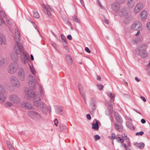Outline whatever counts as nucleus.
I'll return each instance as SVG.
<instances>
[{"instance_id":"1","label":"nucleus","mask_w":150,"mask_h":150,"mask_svg":"<svg viewBox=\"0 0 150 150\" xmlns=\"http://www.w3.org/2000/svg\"><path fill=\"white\" fill-rule=\"evenodd\" d=\"M14 50L17 54L21 55L22 61L24 64H25L28 60V57L26 54V52L23 50L22 45L19 43H16Z\"/></svg>"},{"instance_id":"2","label":"nucleus","mask_w":150,"mask_h":150,"mask_svg":"<svg viewBox=\"0 0 150 150\" xmlns=\"http://www.w3.org/2000/svg\"><path fill=\"white\" fill-rule=\"evenodd\" d=\"M25 94L28 99L33 97L34 98V104L35 106L37 107L39 105L40 103V99L37 93L28 91L25 92Z\"/></svg>"},{"instance_id":"3","label":"nucleus","mask_w":150,"mask_h":150,"mask_svg":"<svg viewBox=\"0 0 150 150\" xmlns=\"http://www.w3.org/2000/svg\"><path fill=\"white\" fill-rule=\"evenodd\" d=\"M139 55L142 58L147 57L148 55V53L146 50V47L144 44L141 45L139 47Z\"/></svg>"},{"instance_id":"4","label":"nucleus","mask_w":150,"mask_h":150,"mask_svg":"<svg viewBox=\"0 0 150 150\" xmlns=\"http://www.w3.org/2000/svg\"><path fill=\"white\" fill-rule=\"evenodd\" d=\"M18 68V65L16 62L11 63L9 66L8 71L11 74L14 73L17 71Z\"/></svg>"},{"instance_id":"5","label":"nucleus","mask_w":150,"mask_h":150,"mask_svg":"<svg viewBox=\"0 0 150 150\" xmlns=\"http://www.w3.org/2000/svg\"><path fill=\"white\" fill-rule=\"evenodd\" d=\"M131 28L134 30H141L142 26L141 22L139 21H135L132 24Z\"/></svg>"},{"instance_id":"6","label":"nucleus","mask_w":150,"mask_h":150,"mask_svg":"<svg viewBox=\"0 0 150 150\" xmlns=\"http://www.w3.org/2000/svg\"><path fill=\"white\" fill-rule=\"evenodd\" d=\"M28 115L33 119L40 120L41 117L39 113L34 111H30L28 113Z\"/></svg>"},{"instance_id":"7","label":"nucleus","mask_w":150,"mask_h":150,"mask_svg":"<svg viewBox=\"0 0 150 150\" xmlns=\"http://www.w3.org/2000/svg\"><path fill=\"white\" fill-rule=\"evenodd\" d=\"M9 100L14 105L18 104L20 101V98L16 95H11L9 97Z\"/></svg>"},{"instance_id":"8","label":"nucleus","mask_w":150,"mask_h":150,"mask_svg":"<svg viewBox=\"0 0 150 150\" xmlns=\"http://www.w3.org/2000/svg\"><path fill=\"white\" fill-rule=\"evenodd\" d=\"M10 81L15 87H18L20 86L21 84L18 79L15 77H13L10 79Z\"/></svg>"},{"instance_id":"9","label":"nucleus","mask_w":150,"mask_h":150,"mask_svg":"<svg viewBox=\"0 0 150 150\" xmlns=\"http://www.w3.org/2000/svg\"><path fill=\"white\" fill-rule=\"evenodd\" d=\"M143 8V4L141 3H138L134 9V12L135 13H139Z\"/></svg>"},{"instance_id":"10","label":"nucleus","mask_w":150,"mask_h":150,"mask_svg":"<svg viewBox=\"0 0 150 150\" xmlns=\"http://www.w3.org/2000/svg\"><path fill=\"white\" fill-rule=\"evenodd\" d=\"M18 74L20 80L21 81H24L25 79L26 76L23 69L22 68L20 69Z\"/></svg>"},{"instance_id":"11","label":"nucleus","mask_w":150,"mask_h":150,"mask_svg":"<svg viewBox=\"0 0 150 150\" xmlns=\"http://www.w3.org/2000/svg\"><path fill=\"white\" fill-rule=\"evenodd\" d=\"M140 17L142 21H145L147 18V12L146 10L142 11L140 13Z\"/></svg>"},{"instance_id":"12","label":"nucleus","mask_w":150,"mask_h":150,"mask_svg":"<svg viewBox=\"0 0 150 150\" xmlns=\"http://www.w3.org/2000/svg\"><path fill=\"white\" fill-rule=\"evenodd\" d=\"M121 136L122 137V139L120 137H118L116 138V139L118 142H120L122 144H123V143L125 140H127V142L129 141V139H127V136L125 134H123Z\"/></svg>"},{"instance_id":"13","label":"nucleus","mask_w":150,"mask_h":150,"mask_svg":"<svg viewBox=\"0 0 150 150\" xmlns=\"http://www.w3.org/2000/svg\"><path fill=\"white\" fill-rule=\"evenodd\" d=\"M79 88L80 93L83 98L85 102H86L85 99L86 98V96L85 95V93L83 92V86L81 84H79Z\"/></svg>"},{"instance_id":"14","label":"nucleus","mask_w":150,"mask_h":150,"mask_svg":"<svg viewBox=\"0 0 150 150\" xmlns=\"http://www.w3.org/2000/svg\"><path fill=\"white\" fill-rule=\"evenodd\" d=\"M21 106L25 109H31L32 108V105L28 103H26L23 102L21 104Z\"/></svg>"},{"instance_id":"15","label":"nucleus","mask_w":150,"mask_h":150,"mask_svg":"<svg viewBox=\"0 0 150 150\" xmlns=\"http://www.w3.org/2000/svg\"><path fill=\"white\" fill-rule=\"evenodd\" d=\"M20 32L18 30H16L15 33V40L16 43H19L20 40Z\"/></svg>"},{"instance_id":"16","label":"nucleus","mask_w":150,"mask_h":150,"mask_svg":"<svg viewBox=\"0 0 150 150\" xmlns=\"http://www.w3.org/2000/svg\"><path fill=\"white\" fill-rule=\"evenodd\" d=\"M112 8L115 12L118 11L120 9V6L119 4L115 3L112 5Z\"/></svg>"},{"instance_id":"17","label":"nucleus","mask_w":150,"mask_h":150,"mask_svg":"<svg viewBox=\"0 0 150 150\" xmlns=\"http://www.w3.org/2000/svg\"><path fill=\"white\" fill-rule=\"evenodd\" d=\"M41 110L43 113H45L47 112L48 110L46 105L43 103L41 106Z\"/></svg>"},{"instance_id":"18","label":"nucleus","mask_w":150,"mask_h":150,"mask_svg":"<svg viewBox=\"0 0 150 150\" xmlns=\"http://www.w3.org/2000/svg\"><path fill=\"white\" fill-rule=\"evenodd\" d=\"M127 5L129 8H132L134 5V2L133 0H127Z\"/></svg>"},{"instance_id":"19","label":"nucleus","mask_w":150,"mask_h":150,"mask_svg":"<svg viewBox=\"0 0 150 150\" xmlns=\"http://www.w3.org/2000/svg\"><path fill=\"white\" fill-rule=\"evenodd\" d=\"M120 15L121 16H123L126 18H127L129 16V13L125 10H123L121 11Z\"/></svg>"},{"instance_id":"20","label":"nucleus","mask_w":150,"mask_h":150,"mask_svg":"<svg viewBox=\"0 0 150 150\" xmlns=\"http://www.w3.org/2000/svg\"><path fill=\"white\" fill-rule=\"evenodd\" d=\"M36 83L37 81L35 80L32 79L31 80H30L29 81L28 85L30 87H33Z\"/></svg>"},{"instance_id":"21","label":"nucleus","mask_w":150,"mask_h":150,"mask_svg":"<svg viewBox=\"0 0 150 150\" xmlns=\"http://www.w3.org/2000/svg\"><path fill=\"white\" fill-rule=\"evenodd\" d=\"M99 121L96 120V123H93L92 125V127L93 129H94L96 130H98L99 128V126L98 125V123Z\"/></svg>"},{"instance_id":"22","label":"nucleus","mask_w":150,"mask_h":150,"mask_svg":"<svg viewBox=\"0 0 150 150\" xmlns=\"http://www.w3.org/2000/svg\"><path fill=\"white\" fill-rule=\"evenodd\" d=\"M42 7L44 9V12L46 13L48 15H51V12L49 10V9L47 8L46 6L44 4L42 5Z\"/></svg>"},{"instance_id":"23","label":"nucleus","mask_w":150,"mask_h":150,"mask_svg":"<svg viewBox=\"0 0 150 150\" xmlns=\"http://www.w3.org/2000/svg\"><path fill=\"white\" fill-rule=\"evenodd\" d=\"M6 100V98L3 93L0 94V103H3Z\"/></svg>"},{"instance_id":"24","label":"nucleus","mask_w":150,"mask_h":150,"mask_svg":"<svg viewBox=\"0 0 150 150\" xmlns=\"http://www.w3.org/2000/svg\"><path fill=\"white\" fill-rule=\"evenodd\" d=\"M5 38L3 35H0V45H1L3 43L5 44Z\"/></svg>"},{"instance_id":"25","label":"nucleus","mask_w":150,"mask_h":150,"mask_svg":"<svg viewBox=\"0 0 150 150\" xmlns=\"http://www.w3.org/2000/svg\"><path fill=\"white\" fill-rule=\"evenodd\" d=\"M115 117L117 122H121V119L117 113L115 112Z\"/></svg>"},{"instance_id":"26","label":"nucleus","mask_w":150,"mask_h":150,"mask_svg":"<svg viewBox=\"0 0 150 150\" xmlns=\"http://www.w3.org/2000/svg\"><path fill=\"white\" fill-rule=\"evenodd\" d=\"M96 100L95 99L92 98L91 99V103L92 106H93L94 107H95L96 106Z\"/></svg>"},{"instance_id":"27","label":"nucleus","mask_w":150,"mask_h":150,"mask_svg":"<svg viewBox=\"0 0 150 150\" xmlns=\"http://www.w3.org/2000/svg\"><path fill=\"white\" fill-rule=\"evenodd\" d=\"M33 16L36 18H38L40 17L38 13L35 10L33 11Z\"/></svg>"},{"instance_id":"28","label":"nucleus","mask_w":150,"mask_h":150,"mask_svg":"<svg viewBox=\"0 0 150 150\" xmlns=\"http://www.w3.org/2000/svg\"><path fill=\"white\" fill-rule=\"evenodd\" d=\"M136 146L138 147L141 149H142L144 148L145 145L144 143H140L137 144H136Z\"/></svg>"},{"instance_id":"29","label":"nucleus","mask_w":150,"mask_h":150,"mask_svg":"<svg viewBox=\"0 0 150 150\" xmlns=\"http://www.w3.org/2000/svg\"><path fill=\"white\" fill-rule=\"evenodd\" d=\"M142 40V38H137L134 41V44L139 43L141 42Z\"/></svg>"},{"instance_id":"30","label":"nucleus","mask_w":150,"mask_h":150,"mask_svg":"<svg viewBox=\"0 0 150 150\" xmlns=\"http://www.w3.org/2000/svg\"><path fill=\"white\" fill-rule=\"evenodd\" d=\"M115 125L116 128L120 132L122 131V127L118 125L116 123L115 124Z\"/></svg>"},{"instance_id":"31","label":"nucleus","mask_w":150,"mask_h":150,"mask_svg":"<svg viewBox=\"0 0 150 150\" xmlns=\"http://www.w3.org/2000/svg\"><path fill=\"white\" fill-rule=\"evenodd\" d=\"M67 58L69 63L71 64L72 63L71 58L69 56H67Z\"/></svg>"},{"instance_id":"32","label":"nucleus","mask_w":150,"mask_h":150,"mask_svg":"<svg viewBox=\"0 0 150 150\" xmlns=\"http://www.w3.org/2000/svg\"><path fill=\"white\" fill-rule=\"evenodd\" d=\"M146 27L148 30H150V21L146 23Z\"/></svg>"},{"instance_id":"33","label":"nucleus","mask_w":150,"mask_h":150,"mask_svg":"<svg viewBox=\"0 0 150 150\" xmlns=\"http://www.w3.org/2000/svg\"><path fill=\"white\" fill-rule=\"evenodd\" d=\"M94 137L96 141H97L100 138V137L98 135H96L94 136Z\"/></svg>"},{"instance_id":"34","label":"nucleus","mask_w":150,"mask_h":150,"mask_svg":"<svg viewBox=\"0 0 150 150\" xmlns=\"http://www.w3.org/2000/svg\"><path fill=\"white\" fill-rule=\"evenodd\" d=\"M5 106L8 107H11L13 106V104L10 103H7L5 104Z\"/></svg>"},{"instance_id":"35","label":"nucleus","mask_w":150,"mask_h":150,"mask_svg":"<svg viewBox=\"0 0 150 150\" xmlns=\"http://www.w3.org/2000/svg\"><path fill=\"white\" fill-rule=\"evenodd\" d=\"M97 86L98 88L100 90L102 89L104 87L103 85L100 84L98 85Z\"/></svg>"},{"instance_id":"36","label":"nucleus","mask_w":150,"mask_h":150,"mask_svg":"<svg viewBox=\"0 0 150 150\" xmlns=\"http://www.w3.org/2000/svg\"><path fill=\"white\" fill-rule=\"evenodd\" d=\"M5 92L4 89L1 86H0V94L2 93H3Z\"/></svg>"},{"instance_id":"37","label":"nucleus","mask_w":150,"mask_h":150,"mask_svg":"<svg viewBox=\"0 0 150 150\" xmlns=\"http://www.w3.org/2000/svg\"><path fill=\"white\" fill-rule=\"evenodd\" d=\"M144 134V132H137L136 134V135H142Z\"/></svg>"},{"instance_id":"38","label":"nucleus","mask_w":150,"mask_h":150,"mask_svg":"<svg viewBox=\"0 0 150 150\" xmlns=\"http://www.w3.org/2000/svg\"><path fill=\"white\" fill-rule=\"evenodd\" d=\"M30 69L31 72L33 74H35L36 73V71L35 70L34 68L33 67H30Z\"/></svg>"},{"instance_id":"39","label":"nucleus","mask_w":150,"mask_h":150,"mask_svg":"<svg viewBox=\"0 0 150 150\" xmlns=\"http://www.w3.org/2000/svg\"><path fill=\"white\" fill-rule=\"evenodd\" d=\"M10 150H14V149L13 148V147L12 145H9L8 146Z\"/></svg>"},{"instance_id":"40","label":"nucleus","mask_w":150,"mask_h":150,"mask_svg":"<svg viewBox=\"0 0 150 150\" xmlns=\"http://www.w3.org/2000/svg\"><path fill=\"white\" fill-rule=\"evenodd\" d=\"M73 19L76 22H79L78 19L76 16H74L73 17Z\"/></svg>"},{"instance_id":"41","label":"nucleus","mask_w":150,"mask_h":150,"mask_svg":"<svg viewBox=\"0 0 150 150\" xmlns=\"http://www.w3.org/2000/svg\"><path fill=\"white\" fill-rule=\"evenodd\" d=\"M122 146H124L126 150H130V149H129L127 146H126L125 144H122Z\"/></svg>"},{"instance_id":"42","label":"nucleus","mask_w":150,"mask_h":150,"mask_svg":"<svg viewBox=\"0 0 150 150\" xmlns=\"http://www.w3.org/2000/svg\"><path fill=\"white\" fill-rule=\"evenodd\" d=\"M54 122L55 125L57 126V125L58 123V121L57 120V119H55L54 121Z\"/></svg>"},{"instance_id":"43","label":"nucleus","mask_w":150,"mask_h":150,"mask_svg":"<svg viewBox=\"0 0 150 150\" xmlns=\"http://www.w3.org/2000/svg\"><path fill=\"white\" fill-rule=\"evenodd\" d=\"M5 60L4 59H2L0 62V65H3L4 62Z\"/></svg>"},{"instance_id":"44","label":"nucleus","mask_w":150,"mask_h":150,"mask_svg":"<svg viewBox=\"0 0 150 150\" xmlns=\"http://www.w3.org/2000/svg\"><path fill=\"white\" fill-rule=\"evenodd\" d=\"M85 50L88 53H90L91 51L88 47H86L85 48Z\"/></svg>"},{"instance_id":"45","label":"nucleus","mask_w":150,"mask_h":150,"mask_svg":"<svg viewBox=\"0 0 150 150\" xmlns=\"http://www.w3.org/2000/svg\"><path fill=\"white\" fill-rule=\"evenodd\" d=\"M86 117L89 120H90L91 119V115H90L89 114H87Z\"/></svg>"},{"instance_id":"46","label":"nucleus","mask_w":150,"mask_h":150,"mask_svg":"<svg viewBox=\"0 0 150 150\" xmlns=\"http://www.w3.org/2000/svg\"><path fill=\"white\" fill-rule=\"evenodd\" d=\"M111 138H112V139H115V134H114V133L112 134Z\"/></svg>"},{"instance_id":"47","label":"nucleus","mask_w":150,"mask_h":150,"mask_svg":"<svg viewBox=\"0 0 150 150\" xmlns=\"http://www.w3.org/2000/svg\"><path fill=\"white\" fill-rule=\"evenodd\" d=\"M67 38L69 40H71L72 39V37H71V36L70 35H68L67 36Z\"/></svg>"},{"instance_id":"48","label":"nucleus","mask_w":150,"mask_h":150,"mask_svg":"<svg viewBox=\"0 0 150 150\" xmlns=\"http://www.w3.org/2000/svg\"><path fill=\"white\" fill-rule=\"evenodd\" d=\"M140 30H137V32L136 34V36H139L140 35Z\"/></svg>"},{"instance_id":"49","label":"nucleus","mask_w":150,"mask_h":150,"mask_svg":"<svg viewBox=\"0 0 150 150\" xmlns=\"http://www.w3.org/2000/svg\"><path fill=\"white\" fill-rule=\"evenodd\" d=\"M108 95L110 97H114V94H112V93H108Z\"/></svg>"},{"instance_id":"50","label":"nucleus","mask_w":150,"mask_h":150,"mask_svg":"<svg viewBox=\"0 0 150 150\" xmlns=\"http://www.w3.org/2000/svg\"><path fill=\"white\" fill-rule=\"evenodd\" d=\"M63 111V110L62 109H60V110H59V111H58V113L59 114H62V112Z\"/></svg>"},{"instance_id":"51","label":"nucleus","mask_w":150,"mask_h":150,"mask_svg":"<svg viewBox=\"0 0 150 150\" xmlns=\"http://www.w3.org/2000/svg\"><path fill=\"white\" fill-rule=\"evenodd\" d=\"M114 97H115V96H114V97H111V98L110 100V102H114Z\"/></svg>"},{"instance_id":"52","label":"nucleus","mask_w":150,"mask_h":150,"mask_svg":"<svg viewBox=\"0 0 150 150\" xmlns=\"http://www.w3.org/2000/svg\"><path fill=\"white\" fill-rule=\"evenodd\" d=\"M141 98L144 102L146 101V99L144 97L141 96Z\"/></svg>"},{"instance_id":"53","label":"nucleus","mask_w":150,"mask_h":150,"mask_svg":"<svg viewBox=\"0 0 150 150\" xmlns=\"http://www.w3.org/2000/svg\"><path fill=\"white\" fill-rule=\"evenodd\" d=\"M141 122L142 123L144 124L146 122V121L144 119H142L141 120Z\"/></svg>"},{"instance_id":"54","label":"nucleus","mask_w":150,"mask_h":150,"mask_svg":"<svg viewBox=\"0 0 150 150\" xmlns=\"http://www.w3.org/2000/svg\"><path fill=\"white\" fill-rule=\"evenodd\" d=\"M97 80H98L99 81H100L101 80L100 76H98L97 77Z\"/></svg>"},{"instance_id":"55","label":"nucleus","mask_w":150,"mask_h":150,"mask_svg":"<svg viewBox=\"0 0 150 150\" xmlns=\"http://www.w3.org/2000/svg\"><path fill=\"white\" fill-rule=\"evenodd\" d=\"M48 6V7L50 8V9L51 10V11H53V8L52 7V6L49 5Z\"/></svg>"},{"instance_id":"56","label":"nucleus","mask_w":150,"mask_h":150,"mask_svg":"<svg viewBox=\"0 0 150 150\" xmlns=\"http://www.w3.org/2000/svg\"><path fill=\"white\" fill-rule=\"evenodd\" d=\"M135 79L137 81L139 82L140 81V80L138 79V78L136 77H135Z\"/></svg>"},{"instance_id":"57","label":"nucleus","mask_w":150,"mask_h":150,"mask_svg":"<svg viewBox=\"0 0 150 150\" xmlns=\"http://www.w3.org/2000/svg\"><path fill=\"white\" fill-rule=\"evenodd\" d=\"M7 146H8L9 145L11 144L10 142L9 141H7Z\"/></svg>"},{"instance_id":"58","label":"nucleus","mask_w":150,"mask_h":150,"mask_svg":"<svg viewBox=\"0 0 150 150\" xmlns=\"http://www.w3.org/2000/svg\"><path fill=\"white\" fill-rule=\"evenodd\" d=\"M35 25H34V26L35 27V28L37 30V31H38V30L37 28V25L35 24V23H34Z\"/></svg>"},{"instance_id":"59","label":"nucleus","mask_w":150,"mask_h":150,"mask_svg":"<svg viewBox=\"0 0 150 150\" xmlns=\"http://www.w3.org/2000/svg\"><path fill=\"white\" fill-rule=\"evenodd\" d=\"M30 57H31V59L32 60H34V58H33V56L32 54H31L30 55Z\"/></svg>"},{"instance_id":"60","label":"nucleus","mask_w":150,"mask_h":150,"mask_svg":"<svg viewBox=\"0 0 150 150\" xmlns=\"http://www.w3.org/2000/svg\"><path fill=\"white\" fill-rule=\"evenodd\" d=\"M2 24V19L0 18V26Z\"/></svg>"},{"instance_id":"61","label":"nucleus","mask_w":150,"mask_h":150,"mask_svg":"<svg viewBox=\"0 0 150 150\" xmlns=\"http://www.w3.org/2000/svg\"><path fill=\"white\" fill-rule=\"evenodd\" d=\"M104 22L106 24H108V21L107 20L105 19L104 20Z\"/></svg>"},{"instance_id":"62","label":"nucleus","mask_w":150,"mask_h":150,"mask_svg":"<svg viewBox=\"0 0 150 150\" xmlns=\"http://www.w3.org/2000/svg\"><path fill=\"white\" fill-rule=\"evenodd\" d=\"M125 1V0H122L121 1H120L121 3H123Z\"/></svg>"},{"instance_id":"63","label":"nucleus","mask_w":150,"mask_h":150,"mask_svg":"<svg viewBox=\"0 0 150 150\" xmlns=\"http://www.w3.org/2000/svg\"><path fill=\"white\" fill-rule=\"evenodd\" d=\"M29 77L30 78H33V76L32 75H29Z\"/></svg>"},{"instance_id":"64","label":"nucleus","mask_w":150,"mask_h":150,"mask_svg":"<svg viewBox=\"0 0 150 150\" xmlns=\"http://www.w3.org/2000/svg\"><path fill=\"white\" fill-rule=\"evenodd\" d=\"M6 22L7 23H8L9 22V19H7L6 20Z\"/></svg>"}]
</instances>
